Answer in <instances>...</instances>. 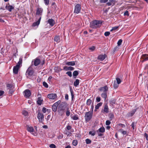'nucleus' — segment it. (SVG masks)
Wrapping results in <instances>:
<instances>
[{
  "instance_id": "obj_4",
  "label": "nucleus",
  "mask_w": 148,
  "mask_h": 148,
  "mask_svg": "<svg viewBox=\"0 0 148 148\" xmlns=\"http://www.w3.org/2000/svg\"><path fill=\"white\" fill-rule=\"evenodd\" d=\"M22 57H20L17 65L14 66L13 72L14 74H16L18 73L19 68L20 67V65L22 64Z\"/></svg>"
},
{
  "instance_id": "obj_43",
  "label": "nucleus",
  "mask_w": 148,
  "mask_h": 148,
  "mask_svg": "<svg viewBox=\"0 0 148 148\" xmlns=\"http://www.w3.org/2000/svg\"><path fill=\"white\" fill-rule=\"evenodd\" d=\"M66 74H67L70 77H71L72 76V72L70 71L67 72L66 73Z\"/></svg>"
},
{
  "instance_id": "obj_64",
  "label": "nucleus",
  "mask_w": 148,
  "mask_h": 148,
  "mask_svg": "<svg viewBox=\"0 0 148 148\" xmlns=\"http://www.w3.org/2000/svg\"><path fill=\"white\" fill-rule=\"evenodd\" d=\"M4 93L3 91L0 90V96L2 95Z\"/></svg>"
},
{
  "instance_id": "obj_15",
  "label": "nucleus",
  "mask_w": 148,
  "mask_h": 148,
  "mask_svg": "<svg viewBox=\"0 0 148 148\" xmlns=\"http://www.w3.org/2000/svg\"><path fill=\"white\" fill-rule=\"evenodd\" d=\"M34 65L35 66L38 65L40 63V59L36 58L35 60H34Z\"/></svg>"
},
{
  "instance_id": "obj_19",
  "label": "nucleus",
  "mask_w": 148,
  "mask_h": 148,
  "mask_svg": "<svg viewBox=\"0 0 148 148\" xmlns=\"http://www.w3.org/2000/svg\"><path fill=\"white\" fill-rule=\"evenodd\" d=\"M63 69L66 71H73L74 69V68L72 66L67 67V66H64Z\"/></svg>"
},
{
  "instance_id": "obj_29",
  "label": "nucleus",
  "mask_w": 148,
  "mask_h": 148,
  "mask_svg": "<svg viewBox=\"0 0 148 148\" xmlns=\"http://www.w3.org/2000/svg\"><path fill=\"white\" fill-rule=\"evenodd\" d=\"M110 103L112 106L114 105L116 103V100L114 99H112L110 101Z\"/></svg>"
},
{
  "instance_id": "obj_23",
  "label": "nucleus",
  "mask_w": 148,
  "mask_h": 148,
  "mask_svg": "<svg viewBox=\"0 0 148 148\" xmlns=\"http://www.w3.org/2000/svg\"><path fill=\"white\" fill-rule=\"evenodd\" d=\"M54 41L56 43H58L60 41V38L59 36H56L54 38Z\"/></svg>"
},
{
  "instance_id": "obj_38",
  "label": "nucleus",
  "mask_w": 148,
  "mask_h": 148,
  "mask_svg": "<svg viewBox=\"0 0 148 148\" xmlns=\"http://www.w3.org/2000/svg\"><path fill=\"white\" fill-rule=\"evenodd\" d=\"M91 102L92 100L90 99H87L86 102L87 105L88 106H90V104H91Z\"/></svg>"
},
{
  "instance_id": "obj_33",
  "label": "nucleus",
  "mask_w": 148,
  "mask_h": 148,
  "mask_svg": "<svg viewBox=\"0 0 148 148\" xmlns=\"http://www.w3.org/2000/svg\"><path fill=\"white\" fill-rule=\"evenodd\" d=\"M70 92H71V95L72 100L74 98V95L73 94V90L71 88H70Z\"/></svg>"
},
{
  "instance_id": "obj_53",
  "label": "nucleus",
  "mask_w": 148,
  "mask_h": 148,
  "mask_svg": "<svg viewBox=\"0 0 148 148\" xmlns=\"http://www.w3.org/2000/svg\"><path fill=\"white\" fill-rule=\"evenodd\" d=\"M108 1V0H99V2L101 3H106Z\"/></svg>"
},
{
  "instance_id": "obj_18",
  "label": "nucleus",
  "mask_w": 148,
  "mask_h": 148,
  "mask_svg": "<svg viewBox=\"0 0 148 148\" xmlns=\"http://www.w3.org/2000/svg\"><path fill=\"white\" fill-rule=\"evenodd\" d=\"M106 54L100 55L98 57V59L101 61H103L106 58Z\"/></svg>"
},
{
  "instance_id": "obj_39",
  "label": "nucleus",
  "mask_w": 148,
  "mask_h": 148,
  "mask_svg": "<svg viewBox=\"0 0 148 148\" xmlns=\"http://www.w3.org/2000/svg\"><path fill=\"white\" fill-rule=\"evenodd\" d=\"M77 143L78 142L77 140H73L72 144L73 145L75 146L77 145Z\"/></svg>"
},
{
  "instance_id": "obj_47",
  "label": "nucleus",
  "mask_w": 148,
  "mask_h": 148,
  "mask_svg": "<svg viewBox=\"0 0 148 148\" xmlns=\"http://www.w3.org/2000/svg\"><path fill=\"white\" fill-rule=\"evenodd\" d=\"M119 27V26H116L112 27V29L110 30V31H112L113 30H116Z\"/></svg>"
},
{
  "instance_id": "obj_13",
  "label": "nucleus",
  "mask_w": 148,
  "mask_h": 148,
  "mask_svg": "<svg viewBox=\"0 0 148 148\" xmlns=\"http://www.w3.org/2000/svg\"><path fill=\"white\" fill-rule=\"evenodd\" d=\"M5 8L6 10H8L10 12H11L12 10L14 9V7L12 6V5H10L9 3L6 5Z\"/></svg>"
},
{
  "instance_id": "obj_10",
  "label": "nucleus",
  "mask_w": 148,
  "mask_h": 148,
  "mask_svg": "<svg viewBox=\"0 0 148 148\" xmlns=\"http://www.w3.org/2000/svg\"><path fill=\"white\" fill-rule=\"evenodd\" d=\"M57 95L55 93H51L49 94L47 96L48 98L51 99H55L57 98Z\"/></svg>"
},
{
  "instance_id": "obj_5",
  "label": "nucleus",
  "mask_w": 148,
  "mask_h": 148,
  "mask_svg": "<svg viewBox=\"0 0 148 148\" xmlns=\"http://www.w3.org/2000/svg\"><path fill=\"white\" fill-rule=\"evenodd\" d=\"M93 113L90 111L85 113L84 118L86 122H88L92 119Z\"/></svg>"
},
{
  "instance_id": "obj_40",
  "label": "nucleus",
  "mask_w": 148,
  "mask_h": 148,
  "mask_svg": "<svg viewBox=\"0 0 148 148\" xmlns=\"http://www.w3.org/2000/svg\"><path fill=\"white\" fill-rule=\"evenodd\" d=\"M57 6L56 4V3L55 2H53L52 4V8L54 10H55L56 9V8Z\"/></svg>"
},
{
  "instance_id": "obj_42",
  "label": "nucleus",
  "mask_w": 148,
  "mask_h": 148,
  "mask_svg": "<svg viewBox=\"0 0 148 148\" xmlns=\"http://www.w3.org/2000/svg\"><path fill=\"white\" fill-rule=\"evenodd\" d=\"M72 119L73 120H77L79 119V118L78 117L77 115L75 114L73 117Z\"/></svg>"
},
{
  "instance_id": "obj_34",
  "label": "nucleus",
  "mask_w": 148,
  "mask_h": 148,
  "mask_svg": "<svg viewBox=\"0 0 148 148\" xmlns=\"http://www.w3.org/2000/svg\"><path fill=\"white\" fill-rule=\"evenodd\" d=\"M119 84H118L116 83V81H114L113 84V87L115 89L117 88L119 86Z\"/></svg>"
},
{
  "instance_id": "obj_24",
  "label": "nucleus",
  "mask_w": 148,
  "mask_h": 148,
  "mask_svg": "<svg viewBox=\"0 0 148 148\" xmlns=\"http://www.w3.org/2000/svg\"><path fill=\"white\" fill-rule=\"evenodd\" d=\"M102 102H100L97 103V105L95 106V111H97V109H98L99 107L102 105Z\"/></svg>"
},
{
  "instance_id": "obj_21",
  "label": "nucleus",
  "mask_w": 148,
  "mask_h": 148,
  "mask_svg": "<svg viewBox=\"0 0 148 148\" xmlns=\"http://www.w3.org/2000/svg\"><path fill=\"white\" fill-rule=\"evenodd\" d=\"M109 112V109L107 104L104 105V107L103 110V112L108 113Z\"/></svg>"
},
{
  "instance_id": "obj_41",
  "label": "nucleus",
  "mask_w": 148,
  "mask_h": 148,
  "mask_svg": "<svg viewBox=\"0 0 148 148\" xmlns=\"http://www.w3.org/2000/svg\"><path fill=\"white\" fill-rule=\"evenodd\" d=\"M86 142L87 144H89L91 143V140L89 139H86Z\"/></svg>"
},
{
  "instance_id": "obj_9",
  "label": "nucleus",
  "mask_w": 148,
  "mask_h": 148,
  "mask_svg": "<svg viewBox=\"0 0 148 148\" xmlns=\"http://www.w3.org/2000/svg\"><path fill=\"white\" fill-rule=\"evenodd\" d=\"M137 109H134L132 110L127 113L126 115V116L128 118L132 116L136 111Z\"/></svg>"
},
{
  "instance_id": "obj_2",
  "label": "nucleus",
  "mask_w": 148,
  "mask_h": 148,
  "mask_svg": "<svg viewBox=\"0 0 148 148\" xmlns=\"http://www.w3.org/2000/svg\"><path fill=\"white\" fill-rule=\"evenodd\" d=\"M102 23V22L101 20H94L90 23V27L92 29H97L101 26Z\"/></svg>"
},
{
  "instance_id": "obj_58",
  "label": "nucleus",
  "mask_w": 148,
  "mask_h": 148,
  "mask_svg": "<svg viewBox=\"0 0 148 148\" xmlns=\"http://www.w3.org/2000/svg\"><path fill=\"white\" fill-rule=\"evenodd\" d=\"M124 16H128L129 14L128 11H125L124 13Z\"/></svg>"
},
{
  "instance_id": "obj_8",
  "label": "nucleus",
  "mask_w": 148,
  "mask_h": 148,
  "mask_svg": "<svg viewBox=\"0 0 148 148\" xmlns=\"http://www.w3.org/2000/svg\"><path fill=\"white\" fill-rule=\"evenodd\" d=\"M37 118L40 122H42L44 120V115L42 113L39 112L37 114Z\"/></svg>"
},
{
  "instance_id": "obj_55",
  "label": "nucleus",
  "mask_w": 148,
  "mask_h": 148,
  "mask_svg": "<svg viewBox=\"0 0 148 148\" xmlns=\"http://www.w3.org/2000/svg\"><path fill=\"white\" fill-rule=\"evenodd\" d=\"M65 134L67 136H71V133L70 132H66L65 133Z\"/></svg>"
},
{
  "instance_id": "obj_49",
  "label": "nucleus",
  "mask_w": 148,
  "mask_h": 148,
  "mask_svg": "<svg viewBox=\"0 0 148 148\" xmlns=\"http://www.w3.org/2000/svg\"><path fill=\"white\" fill-rule=\"evenodd\" d=\"M43 85L46 88H47L48 87V85L47 83L45 82H43Z\"/></svg>"
},
{
  "instance_id": "obj_22",
  "label": "nucleus",
  "mask_w": 148,
  "mask_h": 148,
  "mask_svg": "<svg viewBox=\"0 0 148 148\" xmlns=\"http://www.w3.org/2000/svg\"><path fill=\"white\" fill-rule=\"evenodd\" d=\"M66 64L68 66H73L75 64V62L71 61L67 62L66 63Z\"/></svg>"
},
{
  "instance_id": "obj_48",
  "label": "nucleus",
  "mask_w": 148,
  "mask_h": 148,
  "mask_svg": "<svg viewBox=\"0 0 148 148\" xmlns=\"http://www.w3.org/2000/svg\"><path fill=\"white\" fill-rule=\"evenodd\" d=\"M23 114L25 116H27L28 114L27 112L25 110H23L22 112Z\"/></svg>"
},
{
  "instance_id": "obj_62",
  "label": "nucleus",
  "mask_w": 148,
  "mask_h": 148,
  "mask_svg": "<svg viewBox=\"0 0 148 148\" xmlns=\"http://www.w3.org/2000/svg\"><path fill=\"white\" fill-rule=\"evenodd\" d=\"M66 128L67 129V130H69L71 129V126L69 125H68L66 127Z\"/></svg>"
},
{
  "instance_id": "obj_3",
  "label": "nucleus",
  "mask_w": 148,
  "mask_h": 148,
  "mask_svg": "<svg viewBox=\"0 0 148 148\" xmlns=\"http://www.w3.org/2000/svg\"><path fill=\"white\" fill-rule=\"evenodd\" d=\"M98 90L102 92L101 94V97L105 100L107 97V94L108 90L107 86H105L103 87H101L98 89Z\"/></svg>"
},
{
  "instance_id": "obj_45",
  "label": "nucleus",
  "mask_w": 148,
  "mask_h": 148,
  "mask_svg": "<svg viewBox=\"0 0 148 148\" xmlns=\"http://www.w3.org/2000/svg\"><path fill=\"white\" fill-rule=\"evenodd\" d=\"M120 131L121 132L122 134H123V135H125L127 133V132L125 131H123L122 129H121L120 130Z\"/></svg>"
},
{
  "instance_id": "obj_52",
  "label": "nucleus",
  "mask_w": 148,
  "mask_h": 148,
  "mask_svg": "<svg viewBox=\"0 0 148 148\" xmlns=\"http://www.w3.org/2000/svg\"><path fill=\"white\" fill-rule=\"evenodd\" d=\"M14 88L9 89V93L10 94H12L14 91Z\"/></svg>"
},
{
  "instance_id": "obj_57",
  "label": "nucleus",
  "mask_w": 148,
  "mask_h": 148,
  "mask_svg": "<svg viewBox=\"0 0 148 148\" xmlns=\"http://www.w3.org/2000/svg\"><path fill=\"white\" fill-rule=\"evenodd\" d=\"M111 123V122L109 120H107L106 122V124L107 125H109Z\"/></svg>"
},
{
  "instance_id": "obj_50",
  "label": "nucleus",
  "mask_w": 148,
  "mask_h": 148,
  "mask_svg": "<svg viewBox=\"0 0 148 148\" xmlns=\"http://www.w3.org/2000/svg\"><path fill=\"white\" fill-rule=\"evenodd\" d=\"M44 2L46 5H48L49 4V0H44Z\"/></svg>"
},
{
  "instance_id": "obj_31",
  "label": "nucleus",
  "mask_w": 148,
  "mask_h": 148,
  "mask_svg": "<svg viewBox=\"0 0 148 148\" xmlns=\"http://www.w3.org/2000/svg\"><path fill=\"white\" fill-rule=\"evenodd\" d=\"M79 84V80L78 79H76L74 82V85L75 87H77L78 86Z\"/></svg>"
},
{
  "instance_id": "obj_27",
  "label": "nucleus",
  "mask_w": 148,
  "mask_h": 148,
  "mask_svg": "<svg viewBox=\"0 0 148 148\" xmlns=\"http://www.w3.org/2000/svg\"><path fill=\"white\" fill-rule=\"evenodd\" d=\"M79 72L77 71H74L73 73V75L74 78H75L76 76L78 75Z\"/></svg>"
},
{
  "instance_id": "obj_44",
  "label": "nucleus",
  "mask_w": 148,
  "mask_h": 148,
  "mask_svg": "<svg viewBox=\"0 0 148 148\" xmlns=\"http://www.w3.org/2000/svg\"><path fill=\"white\" fill-rule=\"evenodd\" d=\"M69 108H67L66 109L67 110H66V115L68 116H69L70 114V112L69 110Z\"/></svg>"
},
{
  "instance_id": "obj_51",
  "label": "nucleus",
  "mask_w": 148,
  "mask_h": 148,
  "mask_svg": "<svg viewBox=\"0 0 148 148\" xmlns=\"http://www.w3.org/2000/svg\"><path fill=\"white\" fill-rule=\"evenodd\" d=\"M122 42V39H120L117 42L118 46H119L121 45V43Z\"/></svg>"
},
{
  "instance_id": "obj_56",
  "label": "nucleus",
  "mask_w": 148,
  "mask_h": 148,
  "mask_svg": "<svg viewBox=\"0 0 148 148\" xmlns=\"http://www.w3.org/2000/svg\"><path fill=\"white\" fill-rule=\"evenodd\" d=\"M94 104L93 103L91 104V109H90L91 111H90L91 112H92V113H93V109H94Z\"/></svg>"
},
{
  "instance_id": "obj_61",
  "label": "nucleus",
  "mask_w": 148,
  "mask_h": 148,
  "mask_svg": "<svg viewBox=\"0 0 148 148\" xmlns=\"http://www.w3.org/2000/svg\"><path fill=\"white\" fill-rule=\"evenodd\" d=\"M96 101L97 102H99L101 100V98L100 97H97L96 98Z\"/></svg>"
},
{
  "instance_id": "obj_11",
  "label": "nucleus",
  "mask_w": 148,
  "mask_h": 148,
  "mask_svg": "<svg viewBox=\"0 0 148 148\" xmlns=\"http://www.w3.org/2000/svg\"><path fill=\"white\" fill-rule=\"evenodd\" d=\"M24 96L27 98H29L31 95V93L30 91L28 89L25 90L24 92Z\"/></svg>"
},
{
  "instance_id": "obj_54",
  "label": "nucleus",
  "mask_w": 148,
  "mask_h": 148,
  "mask_svg": "<svg viewBox=\"0 0 148 148\" xmlns=\"http://www.w3.org/2000/svg\"><path fill=\"white\" fill-rule=\"evenodd\" d=\"M110 34V33L109 32H106L104 33V35L105 36H109Z\"/></svg>"
},
{
  "instance_id": "obj_30",
  "label": "nucleus",
  "mask_w": 148,
  "mask_h": 148,
  "mask_svg": "<svg viewBox=\"0 0 148 148\" xmlns=\"http://www.w3.org/2000/svg\"><path fill=\"white\" fill-rule=\"evenodd\" d=\"M7 87L8 88V90L14 88V87L13 85L11 84H8L7 85Z\"/></svg>"
},
{
  "instance_id": "obj_46",
  "label": "nucleus",
  "mask_w": 148,
  "mask_h": 148,
  "mask_svg": "<svg viewBox=\"0 0 148 148\" xmlns=\"http://www.w3.org/2000/svg\"><path fill=\"white\" fill-rule=\"evenodd\" d=\"M116 81L117 82V83H118V84H119L121 83V80L118 77H116Z\"/></svg>"
},
{
  "instance_id": "obj_32",
  "label": "nucleus",
  "mask_w": 148,
  "mask_h": 148,
  "mask_svg": "<svg viewBox=\"0 0 148 148\" xmlns=\"http://www.w3.org/2000/svg\"><path fill=\"white\" fill-rule=\"evenodd\" d=\"M27 130L28 132H32L34 131V129L32 127L28 126L27 127Z\"/></svg>"
},
{
  "instance_id": "obj_59",
  "label": "nucleus",
  "mask_w": 148,
  "mask_h": 148,
  "mask_svg": "<svg viewBox=\"0 0 148 148\" xmlns=\"http://www.w3.org/2000/svg\"><path fill=\"white\" fill-rule=\"evenodd\" d=\"M49 147L51 148H56V146L54 144H51L50 145Z\"/></svg>"
},
{
  "instance_id": "obj_12",
  "label": "nucleus",
  "mask_w": 148,
  "mask_h": 148,
  "mask_svg": "<svg viewBox=\"0 0 148 148\" xmlns=\"http://www.w3.org/2000/svg\"><path fill=\"white\" fill-rule=\"evenodd\" d=\"M34 73V71L33 69L28 68L26 72V74L29 76L32 75Z\"/></svg>"
},
{
  "instance_id": "obj_20",
  "label": "nucleus",
  "mask_w": 148,
  "mask_h": 148,
  "mask_svg": "<svg viewBox=\"0 0 148 148\" xmlns=\"http://www.w3.org/2000/svg\"><path fill=\"white\" fill-rule=\"evenodd\" d=\"M41 18V16H40L38 20L37 21L34 22L33 23L32 26L33 27H35L37 26H38L40 23Z\"/></svg>"
},
{
  "instance_id": "obj_28",
  "label": "nucleus",
  "mask_w": 148,
  "mask_h": 148,
  "mask_svg": "<svg viewBox=\"0 0 148 148\" xmlns=\"http://www.w3.org/2000/svg\"><path fill=\"white\" fill-rule=\"evenodd\" d=\"M105 129L103 127H101L99 129H98V130L97 131V132H101L102 133H103L105 132Z\"/></svg>"
},
{
  "instance_id": "obj_36",
  "label": "nucleus",
  "mask_w": 148,
  "mask_h": 148,
  "mask_svg": "<svg viewBox=\"0 0 148 148\" xmlns=\"http://www.w3.org/2000/svg\"><path fill=\"white\" fill-rule=\"evenodd\" d=\"M109 116V119L111 120H112V119H113L114 117V114L113 113H110Z\"/></svg>"
},
{
  "instance_id": "obj_16",
  "label": "nucleus",
  "mask_w": 148,
  "mask_h": 148,
  "mask_svg": "<svg viewBox=\"0 0 148 148\" xmlns=\"http://www.w3.org/2000/svg\"><path fill=\"white\" fill-rule=\"evenodd\" d=\"M43 11V9L42 8H38L36 12V15H41Z\"/></svg>"
},
{
  "instance_id": "obj_6",
  "label": "nucleus",
  "mask_w": 148,
  "mask_h": 148,
  "mask_svg": "<svg viewBox=\"0 0 148 148\" xmlns=\"http://www.w3.org/2000/svg\"><path fill=\"white\" fill-rule=\"evenodd\" d=\"M61 101L60 100L58 101L57 102L54 103L52 106V110L54 112H56L58 109V106L60 103Z\"/></svg>"
},
{
  "instance_id": "obj_1",
  "label": "nucleus",
  "mask_w": 148,
  "mask_h": 148,
  "mask_svg": "<svg viewBox=\"0 0 148 148\" xmlns=\"http://www.w3.org/2000/svg\"><path fill=\"white\" fill-rule=\"evenodd\" d=\"M68 104L66 102H62L59 104L58 107V112L59 115L62 116L64 114L66 110L68 107Z\"/></svg>"
},
{
  "instance_id": "obj_14",
  "label": "nucleus",
  "mask_w": 148,
  "mask_h": 148,
  "mask_svg": "<svg viewBox=\"0 0 148 148\" xmlns=\"http://www.w3.org/2000/svg\"><path fill=\"white\" fill-rule=\"evenodd\" d=\"M47 22L51 27L53 26L55 23V21L52 18L49 19L47 21Z\"/></svg>"
},
{
  "instance_id": "obj_63",
  "label": "nucleus",
  "mask_w": 148,
  "mask_h": 148,
  "mask_svg": "<svg viewBox=\"0 0 148 148\" xmlns=\"http://www.w3.org/2000/svg\"><path fill=\"white\" fill-rule=\"evenodd\" d=\"M144 136L146 137V140L148 141V135L146 133L144 134Z\"/></svg>"
},
{
  "instance_id": "obj_17",
  "label": "nucleus",
  "mask_w": 148,
  "mask_h": 148,
  "mask_svg": "<svg viewBox=\"0 0 148 148\" xmlns=\"http://www.w3.org/2000/svg\"><path fill=\"white\" fill-rule=\"evenodd\" d=\"M147 54H143L142 55L141 58H142V59L143 60H142V62L148 60V57H147Z\"/></svg>"
},
{
  "instance_id": "obj_26",
  "label": "nucleus",
  "mask_w": 148,
  "mask_h": 148,
  "mask_svg": "<svg viewBox=\"0 0 148 148\" xmlns=\"http://www.w3.org/2000/svg\"><path fill=\"white\" fill-rule=\"evenodd\" d=\"M115 1V0H109V2L107 3L106 4L108 6H110L112 3H114Z\"/></svg>"
},
{
  "instance_id": "obj_37",
  "label": "nucleus",
  "mask_w": 148,
  "mask_h": 148,
  "mask_svg": "<svg viewBox=\"0 0 148 148\" xmlns=\"http://www.w3.org/2000/svg\"><path fill=\"white\" fill-rule=\"evenodd\" d=\"M136 123L135 122H132L131 125V126H132V128L133 130H134L135 129L134 127L135 126H136Z\"/></svg>"
},
{
  "instance_id": "obj_25",
  "label": "nucleus",
  "mask_w": 148,
  "mask_h": 148,
  "mask_svg": "<svg viewBox=\"0 0 148 148\" xmlns=\"http://www.w3.org/2000/svg\"><path fill=\"white\" fill-rule=\"evenodd\" d=\"M43 101V100L41 99V97H38V100L37 101V103L38 104L40 105L42 103Z\"/></svg>"
},
{
  "instance_id": "obj_7",
  "label": "nucleus",
  "mask_w": 148,
  "mask_h": 148,
  "mask_svg": "<svg viewBox=\"0 0 148 148\" xmlns=\"http://www.w3.org/2000/svg\"><path fill=\"white\" fill-rule=\"evenodd\" d=\"M81 9V5L79 4H77L75 6L74 13L77 14L79 13Z\"/></svg>"
},
{
  "instance_id": "obj_60",
  "label": "nucleus",
  "mask_w": 148,
  "mask_h": 148,
  "mask_svg": "<svg viewBox=\"0 0 148 148\" xmlns=\"http://www.w3.org/2000/svg\"><path fill=\"white\" fill-rule=\"evenodd\" d=\"M95 47L93 46L92 47H91L89 48V49L92 51H94L95 50Z\"/></svg>"
},
{
  "instance_id": "obj_35",
  "label": "nucleus",
  "mask_w": 148,
  "mask_h": 148,
  "mask_svg": "<svg viewBox=\"0 0 148 148\" xmlns=\"http://www.w3.org/2000/svg\"><path fill=\"white\" fill-rule=\"evenodd\" d=\"M96 132L94 130H93L92 131H90L89 132V134L90 135H91L92 136H94L96 134Z\"/></svg>"
}]
</instances>
